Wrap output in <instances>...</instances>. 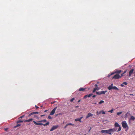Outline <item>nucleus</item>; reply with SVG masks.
<instances>
[{
  "instance_id": "nucleus-20",
  "label": "nucleus",
  "mask_w": 135,
  "mask_h": 135,
  "mask_svg": "<svg viewBox=\"0 0 135 135\" xmlns=\"http://www.w3.org/2000/svg\"><path fill=\"white\" fill-rule=\"evenodd\" d=\"M23 121L21 120V119H20L19 120H18L17 122V123L18 124V123H22V122H23Z\"/></svg>"
},
{
  "instance_id": "nucleus-38",
  "label": "nucleus",
  "mask_w": 135,
  "mask_h": 135,
  "mask_svg": "<svg viewBox=\"0 0 135 135\" xmlns=\"http://www.w3.org/2000/svg\"><path fill=\"white\" fill-rule=\"evenodd\" d=\"M95 88H98V85L97 84H95Z\"/></svg>"
},
{
  "instance_id": "nucleus-2",
  "label": "nucleus",
  "mask_w": 135,
  "mask_h": 135,
  "mask_svg": "<svg viewBox=\"0 0 135 135\" xmlns=\"http://www.w3.org/2000/svg\"><path fill=\"white\" fill-rule=\"evenodd\" d=\"M122 127L124 128H127V130L128 129V126L127 125V123L126 121H123L122 123Z\"/></svg>"
},
{
  "instance_id": "nucleus-45",
  "label": "nucleus",
  "mask_w": 135,
  "mask_h": 135,
  "mask_svg": "<svg viewBox=\"0 0 135 135\" xmlns=\"http://www.w3.org/2000/svg\"><path fill=\"white\" fill-rule=\"evenodd\" d=\"M81 100H79L78 101V103H79V102H80L81 101Z\"/></svg>"
},
{
  "instance_id": "nucleus-17",
  "label": "nucleus",
  "mask_w": 135,
  "mask_h": 135,
  "mask_svg": "<svg viewBox=\"0 0 135 135\" xmlns=\"http://www.w3.org/2000/svg\"><path fill=\"white\" fill-rule=\"evenodd\" d=\"M99 90V88H95L94 89H93V93H94L96 91V90Z\"/></svg>"
},
{
  "instance_id": "nucleus-33",
  "label": "nucleus",
  "mask_w": 135,
  "mask_h": 135,
  "mask_svg": "<svg viewBox=\"0 0 135 135\" xmlns=\"http://www.w3.org/2000/svg\"><path fill=\"white\" fill-rule=\"evenodd\" d=\"M114 73H115V72H114V73H112L110 75H108V76H110V75H112L113 74H114Z\"/></svg>"
},
{
  "instance_id": "nucleus-13",
  "label": "nucleus",
  "mask_w": 135,
  "mask_h": 135,
  "mask_svg": "<svg viewBox=\"0 0 135 135\" xmlns=\"http://www.w3.org/2000/svg\"><path fill=\"white\" fill-rule=\"evenodd\" d=\"M122 72V70H117V69H116L115 70V73L117 74H119L120 73Z\"/></svg>"
},
{
  "instance_id": "nucleus-14",
  "label": "nucleus",
  "mask_w": 135,
  "mask_h": 135,
  "mask_svg": "<svg viewBox=\"0 0 135 135\" xmlns=\"http://www.w3.org/2000/svg\"><path fill=\"white\" fill-rule=\"evenodd\" d=\"M135 119V118L133 116H131V117L129 119V121H130L131 120H134Z\"/></svg>"
},
{
  "instance_id": "nucleus-52",
  "label": "nucleus",
  "mask_w": 135,
  "mask_h": 135,
  "mask_svg": "<svg viewBox=\"0 0 135 135\" xmlns=\"http://www.w3.org/2000/svg\"><path fill=\"white\" fill-rule=\"evenodd\" d=\"M57 115H58V114H57V115H56V116H57Z\"/></svg>"
},
{
  "instance_id": "nucleus-40",
  "label": "nucleus",
  "mask_w": 135,
  "mask_h": 135,
  "mask_svg": "<svg viewBox=\"0 0 135 135\" xmlns=\"http://www.w3.org/2000/svg\"><path fill=\"white\" fill-rule=\"evenodd\" d=\"M35 107H36V109H38V108H39V107H38L36 105L35 106Z\"/></svg>"
},
{
  "instance_id": "nucleus-22",
  "label": "nucleus",
  "mask_w": 135,
  "mask_h": 135,
  "mask_svg": "<svg viewBox=\"0 0 135 135\" xmlns=\"http://www.w3.org/2000/svg\"><path fill=\"white\" fill-rule=\"evenodd\" d=\"M107 131H108L107 133H108L109 134H111L112 133L111 132L110 129H109L108 130H107Z\"/></svg>"
},
{
  "instance_id": "nucleus-35",
  "label": "nucleus",
  "mask_w": 135,
  "mask_h": 135,
  "mask_svg": "<svg viewBox=\"0 0 135 135\" xmlns=\"http://www.w3.org/2000/svg\"><path fill=\"white\" fill-rule=\"evenodd\" d=\"M24 115H23L22 116H21L19 118V119L20 118H22L24 117Z\"/></svg>"
},
{
  "instance_id": "nucleus-53",
  "label": "nucleus",
  "mask_w": 135,
  "mask_h": 135,
  "mask_svg": "<svg viewBox=\"0 0 135 135\" xmlns=\"http://www.w3.org/2000/svg\"><path fill=\"white\" fill-rule=\"evenodd\" d=\"M84 135H86V134H84Z\"/></svg>"
},
{
  "instance_id": "nucleus-16",
  "label": "nucleus",
  "mask_w": 135,
  "mask_h": 135,
  "mask_svg": "<svg viewBox=\"0 0 135 135\" xmlns=\"http://www.w3.org/2000/svg\"><path fill=\"white\" fill-rule=\"evenodd\" d=\"M101 132L102 133H107L108 132V131L107 130H102L101 131Z\"/></svg>"
},
{
  "instance_id": "nucleus-27",
  "label": "nucleus",
  "mask_w": 135,
  "mask_h": 135,
  "mask_svg": "<svg viewBox=\"0 0 135 135\" xmlns=\"http://www.w3.org/2000/svg\"><path fill=\"white\" fill-rule=\"evenodd\" d=\"M113 109H112L111 110L109 111L108 112L111 113H112L113 111Z\"/></svg>"
},
{
  "instance_id": "nucleus-41",
  "label": "nucleus",
  "mask_w": 135,
  "mask_h": 135,
  "mask_svg": "<svg viewBox=\"0 0 135 135\" xmlns=\"http://www.w3.org/2000/svg\"><path fill=\"white\" fill-rule=\"evenodd\" d=\"M83 118V117H80V118H79L81 120Z\"/></svg>"
},
{
  "instance_id": "nucleus-26",
  "label": "nucleus",
  "mask_w": 135,
  "mask_h": 135,
  "mask_svg": "<svg viewBox=\"0 0 135 135\" xmlns=\"http://www.w3.org/2000/svg\"><path fill=\"white\" fill-rule=\"evenodd\" d=\"M93 95V94H89L88 95V97H90L92 95Z\"/></svg>"
},
{
  "instance_id": "nucleus-49",
  "label": "nucleus",
  "mask_w": 135,
  "mask_h": 135,
  "mask_svg": "<svg viewBox=\"0 0 135 135\" xmlns=\"http://www.w3.org/2000/svg\"><path fill=\"white\" fill-rule=\"evenodd\" d=\"M42 107V106H41V107Z\"/></svg>"
},
{
  "instance_id": "nucleus-44",
  "label": "nucleus",
  "mask_w": 135,
  "mask_h": 135,
  "mask_svg": "<svg viewBox=\"0 0 135 135\" xmlns=\"http://www.w3.org/2000/svg\"><path fill=\"white\" fill-rule=\"evenodd\" d=\"M45 116V115H41V117H43V116Z\"/></svg>"
},
{
  "instance_id": "nucleus-25",
  "label": "nucleus",
  "mask_w": 135,
  "mask_h": 135,
  "mask_svg": "<svg viewBox=\"0 0 135 135\" xmlns=\"http://www.w3.org/2000/svg\"><path fill=\"white\" fill-rule=\"evenodd\" d=\"M104 102V101L103 100H101L100 102L99 103V104H100L102 103H103Z\"/></svg>"
},
{
  "instance_id": "nucleus-19",
  "label": "nucleus",
  "mask_w": 135,
  "mask_h": 135,
  "mask_svg": "<svg viewBox=\"0 0 135 135\" xmlns=\"http://www.w3.org/2000/svg\"><path fill=\"white\" fill-rule=\"evenodd\" d=\"M75 121L76 122L79 121L80 122H81V120L79 118L76 119H75Z\"/></svg>"
},
{
  "instance_id": "nucleus-21",
  "label": "nucleus",
  "mask_w": 135,
  "mask_h": 135,
  "mask_svg": "<svg viewBox=\"0 0 135 135\" xmlns=\"http://www.w3.org/2000/svg\"><path fill=\"white\" fill-rule=\"evenodd\" d=\"M127 70H126L124 71V72L123 73H122L121 74V76H120L121 77H122V76H123V74H124L126 72H127Z\"/></svg>"
},
{
  "instance_id": "nucleus-34",
  "label": "nucleus",
  "mask_w": 135,
  "mask_h": 135,
  "mask_svg": "<svg viewBox=\"0 0 135 135\" xmlns=\"http://www.w3.org/2000/svg\"><path fill=\"white\" fill-rule=\"evenodd\" d=\"M123 84H124V85H127V82H124L123 83Z\"/></svg>"
},
{
  "instance_id": "nucleus-4",
  "label": "nucleus",
  "mask_w": 135,
  "mask_h": 135,
  "mask_svg": "<svg viewBox=\"0 0 135 135\" xmlns=\"http://www.w3.org/2000/svg\"><path fill=\"white\" fill-rule=\"evenodd\" d=\"M114 126L115 127H119L117 131V132L121 130V128L120 125L117 122H115L114 124Z\"/></svg>"
},
{
  "instance_id": "nucleus-47",
  "label": "nucleus",
  "mask_w": 135,
  "mask_h": 135,
  "mask_svg": "<svg viewBox=\"0 0 135 135\" xmlns=\"http://www.w3.org/2000/svg\"><path fill=\"white\" fill-rule=\"evenodd\" d=\"M4 129H5V130L7 131L8 129V128H6Z\"/></svg>"
},
{
  "instance_id": "nucleus-6",
  "label": "nucleus",
  "mask_w": 135,
  "mask_h": 135,
  "mask_svg": "<svg viewBox=\"0 0 135 135\" xmlns=\"http://www.w3.org/2000/svg\"><path fill=\"white\" fill-rule=\"evenodd\" d=\"M120 78L121 77L119 75L116 74L114 75L112 78V79H118Z\"/></svg>"
},
{
  "instance_id": "nucleus-31",
  "label": "nucleus",
  "mask_w": 135,
  "mask_h": 135,
  "mask_svg": "<svg viewBox=\"0 0 135 135\" xmlns=\"http://www.w3.org/2000/svg\"><path fill=\"white\" fill-rule=\"evenodd\" d=\"M74 100H75V98H72V99H71L70 100V102H72Z\"/></svg>"
},
{
  "instance_id": "nucleus-39",
  "label": "nucleus",
  "mask_w": 135,
  "mask_h": 135,
  "mask_svg": "<svg viewBox=\"0 0 135 135\" xmlns=\"http://www.w3.org/2000/svg\"><path fill=\"white\" fill-rule=\"evenodd\" d=\"M56 102V101L52 102L51 103V104H54Z\"/></svg>"
},
{
  "instance_id": "nucleus-29",
  "label": "nucleus",
  "mask_w": 135,
  "mask_h": 135,
  "mask_svg": "<svg viewBox=\"0 0 135 135\" xmlns=\"http://www.w3.org/2000/svg\"><path fill=\"white\" fill-rule=\"evenodd\" d=\"M21 125L20 124H18L16 126H15L14 127H15V128H16L17 127L20 126H21Z\"/></svg>"
},
{
  "instance_id": "nucleus-43",
  "label": "nucleus",
  "mask_w": 135,
  "mask_h": 135,
  "mask_svg": "<svg viewBox=\"0 0 135 135\" xmlns=\"http://www.w3.org/2000/svg\"><path fill=\"white\" fill-rule=\"evenodd\" d=\"M96 96V95H94L93 96V98H95Z\"/></svg>"
},
{
  "instance_id": "nucleus-3",
  "label": "nucleus",
  "mask_w": 135,
  "mask_h": 135,
  "mask_svg": "<svg viewBox=\"0 0 135 135\" xmlns=\"http://www.w3.org/2000/svg\"><path fill=\"white\" fill-rule=\"evenodd\" d=\"M113 84H112L110 85L108 87L109 90H111L112 89L117 90H118L119 89L115 86H113Z\"/></svg>"
},
{
  "instance_id": "nucleus-42",
  "label": "nucleus",
  "mask_w": 135,
  "mask_h": 135,
  "mask_svg": "<svg viewBox=\"0 0 135 135\" xmlns=\"http://www.w3.org/2000/svg\"><path fill=\"white\" fill-rule=\"evenodd\" d=\"M120 86H122V87H123L124 85H123V84H121L120 85Z\"/></svg>"
},
{
  "instance_id": "nucleus-7",
  "label": "nucleus",
  "mask_w": 135,
  "mask_h": 135,
  "mask_svg": "<svg viewBox=\"0 0 135 135\" xmlns=\"http://www.w3.org/2000/svg\"><path fill=\"white\" fill-rule=\"evenodd\" d=\"M59 126L58 125H57L56 126H53L52 127L51 129H50V131H52L53 130L56 129Z\"/></svg>"
},
{
  "instance_id": "nucleus-32",
  "label": "nucleus",
  "mask_w": 135,
  "mask_h": 135,
  "mask_svg": "<svg viewBox=\"0 0 135 135\" xmlns=\"http://www.w3.org/2000/svg\"><path fill=\"white\" fill-rule=\"evenodd\" d=\"M101 112V113L103 114H105V112L103 110H102Z\"/></svg>"
},
{
  "instance_id": "nucleus-48",
  "label": "nucleus",
  "mask_w": 135,
  "mask_h": 135,
  "mask_svg": "<svg viewBox=\"0 0 135 135\" xmlns=\"http://www.w3.org/2000/svg\"><path fill=\"white\" fill-rule=\"evenodd\" d=\"M47 110H45L44 112H47Z\"/></svg>"
},
{
  "instance_id": "nucleus-11",
  "label": "nucleus",
  "mask_w": 135,
  "mask_h": 135,
  "mask_svg": "<svg viewBox=\"0 0 135 135\" xmlns=\"http://www.w3.org/2000/svg\"><path fill=\"white\" fill-rule=\"evenodd\" d=\"M133 71L134 69H132L129 71L128 75L129 76H130L133 73Z\"/></svg>"
},
{
  "instance_id": "nucleus-5",
  "label": "nucleus",
  "mask_w": 135,
  "mask_h": 135,
  "mask_svg": "<svg viewBox=\"0 0 135 135\" xmlns=\"http://www.w3.org/2000/svg\"><path fill=\"white\" fill-rule=\"evenodd\" d=\"M107 91H97L96 92V94L98 95H100L101 94H105V93L107 92Z\"/></svg>"
},
{
  "instance_id": "nucleus-46",
  "label": "nucleus",
  "mask_w": 135,
  "mask_h": 135,
  "mask_svg": "<svg viewBox=\"0 0 135 135\" xmlns=\"http://www.w3.org/2000/svg\"><path fill=\"white\" fill-rule=\"evenodd\" d=\"M79 107V106H76L75 107V108H78V107Z\"/></svg>"
},
{
  "instance_id": "nucleus-1",
  "label": "nucleus",
  "mask_w": 135,
  "mask_h": 135,
  "mask_svg": "<svg viewBox=\"0 0 135 135\" xmlns=\"http://www.w3.org/2000/svg\"><path fill=\"white\" fill-rule=\"evenodd\" d=\"M46 121L47 120L46 119H44L41 120L40 121H38L37 122H36L35 120H34L33 121V122L35 125H43L44 126H47L49 124V122H47L45 124H43L42 123H41V122H43V123H44L45 122H46Z\"/></svg>"
},
{
  "instance_id": "nucleus-23",
  "label": "nucleus",
  "mask_w": 135,
  "mask_h": 135,
  "mask_svg": "<svg viewBox=\"0 0 135 135\" xmlns=\"http://www.w3.org/2000/svg\"><path fill=\"white\" fill-rule=\"evenodd\" d=\"M67 125H68V126L70 125V126H73L74 125V124H73L72 123H69L67 124Z\"/></svg>"
},
{
  "instance_id": "nucleus-12",
  "label": "nucleus",
  "mask_w": 135,
  "mask_h": 135,
  "mask_svg": "<svg viewBox=\"0 0 135 135\" xmlns=\"http://www.w3.org/2000/svg\"><path fill=\"white\" fill-rule=\"evenodd\" d=\"M111 133H113L117 130V129L115 128H113L112 129H110Z\"/></svg>"
},
{
  "instance_id": "nucleus-37",
  "label": "nucleus",
  "mask_w": 135,
  "mask_h": 135,
  "mask_svg": "<svg viewBox=\"0 0 135 135\" xmlns=\"http://www.w3.org/2000/svg\"><path fill=\"white\" fill-rule=\"evenodd\" d=\"M68 125H67V124L66 125V126L64 127V128L65 129L68 126Z\"/></svg>"
},
{
  "instance_id": "nucleus-28",
  "label": "nucleus",
  "mask_w": 135,
  "mask_h": 135,
  "mask_svg": "<svg viewBox=\"0 0 135 135\" xmlns=\"http://www.w3.org/2000/svg\"><path fill=\"white\" fill-rule=\"evenodd\" d=\"M101 113V111H100L99 112H98V111H97V113H96L98 115H99V114H100V113Z\"/></svg>"
},
{
  "instance_id": "nucleus-18",
  "label": "nucleus",
  "mask_w": 135,
  "mask_h": 135,
  "mask_svg": "<svg viewBox=\"0 0 135 135\" xmlns=\"http://www.w3.org/2000/svg\"><path fill=\"white\" fill-rule=\"evenodd\" d=\"M85 90V88H80L79 89V91H84Z\"/></svg>"
},
{
  "instance_id": "nucleus-24",
  "label": "nucleus",
  "mask_w": 135,
  "mask_h": 135,
  "mask_svg": "<svg viewBox=\"0 0 135 135\" xmlns=\"http://www.w3.org/2000/svg\"><path fill=\"white\" fill-rule=\"evenodd\" d=\"M122 113V112H118L117 113V115H119L120 114H121Z\"/></svg>"
},
{
  "instance_id": "nucleus-9",
  "label": "nucleus",
  "mask_w": 135,
  "mask_h": 135,
  "mask_svg": "<svg viewBox=\"0 0 135 135\" xmlns=\"http://www.w3.org/2000/svg\"><path fill=\"white\" fill-rule=\"evenodd\" d=\"M39 113L38 112H32L30 113L28 115V117H30L31 115L36 114H38Z\"/></svg>"
},
{
  "instance_id": "nucleus-30",
  "label": "nucleus",
  "mask_w": 135,
  "mask_h": 135,
  "mask_svg": "<svg viewBox=\"0 0 135 135\" xmlns=\"http://www.w3.org/2000/svg\"><path fill=\"white\" fill-rule=\"evenodd\" d=\"M87 97H88V95H85L84 98H83V99H86Z\"/></svg>"
},
{
  "instance_id": "nucleus-50",
  "label": "nucleus",
  "mask_w": 135,
  "mask_h": 135,
  "mask_svg": "<svg viewBox=\"0 0 135 135\" xmlns=\"http://www.w3.org/2000/svg\"><path fill=\"white\" fill-rule=\"evenodd\" d=\"M34 117H35L36 116V115H34Z\"/></svg>"
},
{
  "instance_id": "nucleus-36",
  "label": "nucleus",
  "mask_w": 135,
  "mask_h": 135,
  "mask_svg": "<svg viewBox=\"0 0 135 135\" xmlns=\"http://www.w3.org/2000/svg\"><path fill=\"white\" fill-rule=\"evenodd\" d=\"M48 118L49 119H52V117L50 116L49 115L48 116Z\"/></svg>"
},
{
  "instance_id": "nucleus-15",
  "label": "nucleus",
  "mask_w": 135,
  "mask_h": 135,
  "mask_svg": "<svg viewBox=\"0 0 135 135\" xmlns=\"http://www.w3.org/2000/svg\"><path fill=\"white\" fill-rule=\"evenodd\" d=\"M33 120V118H31V119H29L25 120L24 121L25 122H30V121H32Z\"/></svg>"
},
{
  "instance_id": "nucleus-10",
  "label": "nucleus",
  "mask_w": 135,
  "mask_h": 135,
  "mask_svg": "<svg viewBox=\"0 0 135 135\" xmlns=\"http://www.w3.org/2000/svg\"><path fill=\"white\" fill-rule=\"evenodd\" d=\"M93 115V114H92L90 113H89L86 116V119H87L90 117L92 116Z\"/></svg>"
},
{
  "instance_id": "nucleus-51",
  "label": "nucleus",
  "mask_w": 135,
  "mask_h": 135,
  "mask_svg": "<svg viewBox=\"0 0 135 135\" xmlns=\"http://www.w3.org/2000/svg\"><path fill=\"white\" fill-rule=\"evenodd\" d=\"M130 95H133V94H130Z\"/></svg>"
},
{
  "instance_id": "nucleus-8",
  "label": "nucleus",
  "mask_w": 135,
  "mask_h": 135,
  "mask_svg": "<svg viewBox=\"0 0 135 135\" xmlns=\"http://www.w3.org/2000/svg\"><path fill=\"white\" fill-rule=\"evenodd\" d=\"M57 108V107H56L54 108L51 112L50 113V115H52L54 114L55 113L56 110Z\"/></svg>"
}]
</instances>
